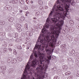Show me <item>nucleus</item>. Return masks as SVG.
Here are the masks:
<instances>
[{
    "label": "nucleus",
    "mask_w": 79,
    "mask_h": 79,
    "mask_svg": "<svg viewBox=\"0 0 79 79\" xmlns=\"http://www.w3.org/2000/svg\"><path fill=\"white\" fill-rule=\"evenodd\" d=\"M58 5L57 2L53 6L52 9V11H51L48 15V17L46 20L45 26H44V28L42 30L40 34L44 35V37L51 40L52 42L55 44H56V40L61 31V27L63 26L64 21L61 20L60 24L57 23L55 25H51L52 23L55 24L57 21L60 20V18H62L63 20H65L66 16L63 15L62 13L59 12L58 10L55 9L56 6Z\"/></svg>",
    "instance_id": "1"
},
{
    "label": "nucleus",
    "mask_w": 79,
    "mask_h": 79,
    "mask_svg": "<svg viewBox=\"0 0 79 79\" xmlns=\"http://www.w3.org/2000/svg\"><path fill=\"white\" fill-rule=\"evenodd\" d=\"M33 60L31 64L28 62L26 66L25 70L24 72L22 77L21 79H30V76L32 75V72H30L29 73L27 71V69H30V71H31L32 69V67L34 68L35 65L39 64V67L36 68V73L35 74V76L36 77V79H44L45 76V71L48 68V65L50 63V60Z\"/></svg>",
    "instance_id": "2"
},
{
    "label": "nucleus",
    "mask_w": 79,
    "mask_h": 79,
    "mask_svg": "<svg viewBox=\"0 0 79 79\" xmlns=\"http://www.w3.org/2000/svg\"><path fill=\"white\" fill-rule=\"evenodd\" d=\"M56 44L52 41V40L45 37L44 35L43 34H40L33 49V53L30 56V59L31 60H34V57L35 56V60L38 59L37 53L39 55L40 54L41 51L43 52L44 51V47L41 46V45L42 44L45 46V50L46 51L47 54L48 55L52 54L53 51H52V49L49 48V46L50 45L52 46L53 44Z\"/></svg>",
    "instance_id": "3"
},
{
    "label": "nucleus",
    "mask_w": 79,
    "mask_h": 79,
    "mask_svg": "<svg viewBox=\"0 0 79 79\" xmlns=\"http://www.w3.org/2000/svg\"><path fill=\"white\" fill-rule=\"evenodd\" d=\"M72 0H57V3L58 5L56 6L57 8H58L60 11H64V9L61 7V6H64L65 9L66 11L69 10V6L68 3H71Z\"/></svg>",
    "instance_id": "4"
},
{
    "label": "nucleus",
    "mask_w": 79,
    "mask_h": 79,
    "mask_svg": "<svg viewBox=\"0 0 79 79\" xmlns=\"http://www.w3.org/2000/svg\"><path fill=\"white\" fill-rule=\"evenodd\" d=\"M26 34L27 35V36H28L29 37H31V36H32V33L31 32V31H28L26 32Z\"/></svg>",
    "instance_id": "5"
},
{
    "label": "nucleus",
    "mask_w": 79,
    "mask_h": 79,
    "mask_svg": "<svg viewBox=\"0 0 79 79\" xmlns=\"http://www.w3.org/2000/svg\"><path fill=\"white\" fill-rule=\"evenodd\" d=\"M11 7L10 6L7 5L5 7V9L7 10H11Z\"/></svg>",
    "instance_id": "6"
},
{
    "label": "nucleus",
    "mask_w": 79,
    "mask_h": 79,
    "mask_svg": "<svg viewBox=\"0 0 79 79\" xmlns=\"http://www.w3.org/2000/svg\"><path fill=\"white\" fill-rule=\"evenodd\" d=\"M19 2L23 6H25L26 4L24 3L23 0H19Z\"/></svg>",
    "instance_id": "7"
},
{
    "label": "nucleus",
    "mask_w": 79,
    "mask_h": 79,
    "mask_svg": "<svg viewBox=\"0 0 79 79\" xmlns=\"http://www.w3.org/2000/svg\"><path fill=\"white\" fill-rule=\"evenodd\" d=\"M8 20L10 22H13V20H14V19L13 18L9 17L8 18Z\"/></svg>",
    "instance_id": "8"
},
{
    "label": "nucleus",
    "mask_w": 79,
    "mask_h": 79,
    "mask_svg": "<svg viewBox=\"0 0 79 79\" xmlns=\"http://www.w3.org/2000/svg\"><path fill=\"white\" fill-rule=\"evenodd\" d=\"M16 26H17V27H16L17 29H19V28H21V27H22V26H21V25L20 24H17Z\"/></svg>",
    "instance_id": "9"
},
{
    "label": "nucleus",
    "mask_w": 79,
    "mask_h": 79,
    "mask_svg": "<svg viewBox=\"0 0 79 79\" xmlns=\"http://www.w3.org/2000/svg\"><path fill=\"white\" fill-rule=\"evenodd\" d=\"M63 51L62 52H63L64 53L65 52V53H67L68 52V50L66 49V48H64L62 49Z\"/></svg>",
    "instance_id": "10"
},
{
    "label": "nucleus",
    "mask_w": 79,
    "mask_h": 79,
    "mask_svg": "<svg viewBox=\"0 0 79 79\" xmlns=\"http://www.w3.org/2000/svg\"><path fill=\"white\" fill-rule=\"evenodd\" d=\"M62 69L65 70H67L68 69V66L66 65H64L62 67Z\"/></svg>",
    "instance_id": "11"
},
{
    "label": "nucleus",
    "mask_w": 79,
    "mask_h": 79,
    "mask_svg": "<svg viewBox=\"0 0 79 79\" xmlns=\"http://www.w3.org/2000/svg\"><path fill=\"white\" fill-rule=\"evenodd\" d=\"M52 58V56H51L49 55L47 56V58H45L44 60H51Z\"/></svg>",
    "instance_id": "12"
},
{
    "label": "nucleus",
    "mask_w": 79,
    "mask_h": 79,
    "mask_svg": "<svg viewBox=\"0 0 79 79\" xmlns=\"http://www.w3.org/2000/svg\"><path fill=\"white\" fill-rule=\"evenodd\" d=\"M38 2L39 4H40V5H43V2H42V1L40 0H39L38 1Z\"/></svg>",
    "instance_id": "13"
},
{
    "label": "nucleus",
    "mask_w": 79,
    "mask_h": 79,
    "mask_svg": "<svg viewBox=\"0 0 79 79\" xmlns=\"http://www.w3.org/2000/svg\"><path fill=\"white\" fill-rule=\"evenodd\" d=\"M1 70H2V71H5V70H6V67L5 66L2 67H1Z\"/></svg>",
    "instance_id": "14"
},
{
    "label": "nucleus",
    "mask_w": 79,
    "mask_h": 79,
    "mask_svg": "<svg viewBox=\"0 0 79 79\" xmlns=\"http://www.w3.org/2000/svg\"><path fill=\"white\" fill-rule=\"evenodd\" d=\"M18 2V0H13L12 1V3L15 4V3H17Z\"/></svg>",
    "instance_id": "15"
},
{
    "label": "nucleus",
    "mask_w": 79,
    "mask_h": 79,
    "mask_svg": "<svg viewBox=\"0 0 79 79\" xmlns=\"http://www.w3.org/2000/svg\"><path fill=\"white\" fill-rule=\"evenodd\" d=\"M7 50H8V49H7V48H4L3 50L4 53H7Z\"/></svg>",
    "instance_id": "16"
},
{
    "label": "nucleus",
    "mask_w": 79,
    "mask_h": 79,
    "mask_svg": "<svg viewBox=\"0 0 79 79\" xmlns=\"http://www.w3.org/2000/svg\"><path fill=\"white\" fill-rule=\"evenodd\" d=\"M5 24V22L4 21H0V24L1 25H4Z\"/></svg>",
    "instance_id": "17"
},
{
    "label": "nucleus",
    "mask_w": 79,
    "mask_h": 79,
    "mask_svg": "<svg viewBox=\"0 0 79 79\" xmlns=\"http://www.w3.org/2000/svg\"><path fill=\"white\" fill-rule=\"evenodd\" d=\"M15 36L14 35V37H15V38L16 39H17L18 37V34L17 33H15V34H14Z\"/></svg>",
    "instance_id": "18"
},
{
    "label": "nucleus",
    "mask_w": 79,
    "mask_h": 79,
    "mask_svg": "<svg viewBox=\"0 0 79 79\" xmlns=\"http://www.w3.org/2000/svg\"><path fill=\"white\" fill-rule=\"evenodd\" d=\"M74 55L75 56H77V57H79V53L77 52H76L74 54Z\"/></svg>",
    "instance_id": "19"
},
{
    "label": "nucleus",
    "mask_w": 79,
    "mask_h": 79,
    "mask_svg": "<svg viewBox=\"0 0 79 79\" xmlns=\"http://www.w3.org/2000/svg\"><path fill=\"white\" fill-rule=\"evenodd\" d=\"M25 28L26 29H28V26L27 25V24L25 23Z\"/></svg>",
    "instance_id": "20"
},
{
    "label": "nucleus",
    "mask_w": 79,
    "mask_h": 79,
    "mask_svg": "<svg viewBox=\"0 0 79 79\" xmlns=\"http://www.w3.org/2000/svg\"><path fill=\"white\" fill-rule=\"evenodd\" d=\"M36 16H39L40 15V12L37 11L36 13Z\"/></svg>",
    "instance_id": "21"
},
{
    "label": "nucleus",
    "mask_w": 79,
    "mask_h": 79,
    "mask_svg": "<svg viewBox=\"0 0 79 79\" xmlns=\"http://www.w3.org/2000/svg\"><path fill=\"white\" fill-rule=\"evenodd\" d=\"M52 69L53 70V71H56V70H57V68H56V67H55L53 68H52Z\"/></svg>",
    "instance_id": "22"
},
{
    "label": "nucleus",
    "mask_w": 79,
    "mask_h": 79,
    "mask_svg": "<svg viewBox=\"0 0 79 79\" xmlns=\"http://www.w3.org/2000/svg\"><path fill=\"white\" fill-rule=\"evenodd\" d=\"M71 53L72 55H73V54L75 53V50H72L71 51Z\"/></svg>",
    "instance_id": "23"
},
{
    "label": "nucleus",
    "mask_w": 79,
    "mask_h": 79,
    "mask_svg": "<svg viewBox=\"0 0 79 79\" xmlns=\"http://www.w3.org/2000/svg\"><path fill=\"white\" fill-rule=\"evenodd\" d=\"M71 74V72H67L65 73L66 75H69Z\"/></svg>",
    "instance_id": "24"
},
{
    "label": "nucleus",
    "mask_w": 79,
    "mask_h": 79,
    "mask_svg": "<svg viewBox=\"0 0 79 79\" xmlns=\"http://www.w3.org/2000/svg\"><path fill=\"white\" fill-rule=\"evenodd\" d=\"M40 8L42 10H44V7L42 6H41L40 7Z\"/></svg>",
    "instance_id": "25"
},
{
    "label": "nucleus",
    "mask_w": 79,
    "mask_h": 79,
    "mask_svg": "<svg viewBox=\"0 0 79 79\" xmlns=\"http://www.w3.org/2000/svg\"><path fill=\"white\" fill-rule=\"evenodd\" d=\"M20 19L21 21H23L24 20V18L23 16H22L21 17H20Z\"/></svg>",
    "instance_id": "26"
},
{
    "label": "nucleus",
    "mask_w": 79,
    "mask_h": 79,
    "mask_svg": "<svg viewBox=\"0 0 79 79\" xmlns=\"http://www.w3.org/2000/svg\"><path fill=\"white\" fill-rule=\"evenodd\" d=\"M12 63H16V60H13L12 61Z\"/></svg>",
    "instance_id": "27"
},
{
    "label": "nucleus",
    "mask_w": 79,
    "mask_h": 79,
    "mask_svg": "<svg viewBox=\"0 0 79 79\" xmlns=\"http://www.w3.org/2000/svg\"><path fill=\"white\" fill-rule=\"evenodd\" d=\"M68 79H73V76L71 75L68 78Z\"/></svg>",
    "instance_id": "28"
},
{
    "label": "nucleus",
    "mask_w": 79,
    "mask_h": 79,
    "mask_svg": "<svg viewBox=\"0 0 79 79\" xmlns=\"http://www.w3.org/2000/svg\"><path fill=\"white\" fill-rule=\"evenodd\" d=\"M14 53L15 54V55H16L17 54V52H16V50L14 49Z\"/></svg>",
    "instance_id": "29"
},
{
    "label": "nucleus",
    "mask_w": 79,
    "mask_h": 79,
    "mask_svg": "<svg viewBox=\"0 0 79 79\" xmlns=\"http://www.w3.org/2000/svg\"><path fill=\"white\" fill-rule=\"evenodd\" d=\"M26 40L27 42H29V41H30V39H29V38L27 37L26 38Z\"/></svg>",
    "instance_id": "30"
},
{
    "label": "nucleus",
    "mask_w": 79,
    "mask_h": 79,
    "mask_svg": "<svg viewBox=\"0 0 79 79\" xmlns=\"http://www.w3.org/2000/svg\"><path fill=\"white\" fill-rule=\"evenodd\" d=\"M17 48L18 49H19V50H21L22 49V47L20 46H18Z\"/></svg>",
    "instance_id": "31"
},
{
    "label": "nucleus",
    "mask_w": 79,
    "mask_h": 79,
    "mask_svg": "<svg viewBox=\"0 0 79 79\" xmlns=\"http://www.w3.org/2000/svg\"><path fill=\"white\" fill-rule=\"evenodd\" d=\"M55 79H60V77L58 76H56L54 78Z\"/></svg>",
    "instance_id": "32"
},
{
    "label": "nucleus",
    "mask_w": 79,
    "mask_h": 79,
    "mask_svg": "<svg viewBox=\"0 0 79 79\" xmlns=\"http://www.w3.org/2000/svg\"><path fill=\"white\" fill-rule=\"evenodd\" d=\"M18 31H19V32H21L22 31V30L21 29V28H18V29H17Z\"/></svg>",
    "instance_id": "33"
},
{
    "label": "nucleus",
    "mask_w": 79,
    "mask_h": 79,
    "mask_svg": "<svg viewBox=\"0 0 79 79\" xmlns=\"http://www.w3.org/2000/svg\"><path fill=\"white\" fill-rule=\"evenodd\" d=\"M7 29H8L9 30H10V29H11V27H10V26H9L8 27Z\"/></svg>",
    "instance_id": "34"
},
{
    "label": "nucleus",
    "mask_w": 79,
    "mask_h": 79,
    "mask_svg": "<svg viewBox=\"0 0 79 79\" xmlns=\"http://www.w3.org/2000/svg\"><path fill=\"white\" fill-rule=\"evenodd\" d=\"M73 23H74V22L73 21V20H70V24H72V25H73Z\"/></svg>",
    "instance_id": "35"
},
{
    "label": "nucleus",
    "mask_w": 79,
    "mask_h": 79,
    "mask_svg": "<svg viewBox=\"0 0 79 79\" xmlns=\"http://www.w3.org/2000/svg\"><path fill=\"white\" fill-rule=\"evenodd\" d=\"M13 44L10 43L9 44V46L8 47H11V46H13Z\"/></svg>",
    "instance_id": "36"
},
{
    "label": "nucleus",
    "mask_w": 79,
    "mask_h": 79,
    "mask_svg": "<svg viewBox=\"0 0 79 79\" xmlns=\"http://www.w3.org/2000/svg\"><path fill=\"white\" fill-rule=\"evenodd\" d=\"M76 75L77 76H78V77H79V71L77 72Z\"/></svg>",
    "instance_id": "37"
},
{
    "label": "nucleus",
    "mask_w": 79,
    "mask_h": 79,
    "mask_svg": "<svg viewBox=\"0 0 79 79\" xmlns=\"http://www.w3.org/2000/svg\"><path fill=\"white\" fill-rule=\"evenodd\" d=\"M21 35L22 37H24V36H25V34L24 33H22Z\"/></svg>",
    "instance_id": "38"
},
{
    "label": "nucleus",
    "mask_w": 79,
    "mask_h": 79,
    "mask_svg": "<svg viewBox=\"0 0 79 79\" xmlns=\"http://www.w3.org/2000/svg\"><path fill=\"white\" fill-rule=\"evenodd\" d=\"M16 42H19V39H17L16 40Z\"/></svg>",
    "instance_id": "39"
},
{
    "label": "nucleus",
    "mask_w": 79,
    "mask_h": 79,
    "mask_svg": "<svg viewBox=\"0 0 79 79\" xmlns=\"http://www.w3.org/2000/svg\"><path fill=\"white\" fill-rule=\"evenodd\" d=\"M8 50L10 52H12V49L10 48H8Z\"/></svg>",
    "instance_id": "40"
},
{
    "label": "nucleus",
    "mask_w": 79,
    "mask_h": 79,
    "mask_svg": "<svg viewBox=\"0 0 79 79\" xmlns=\"http://www.w3.org/2000/svg\"><path fill=\"white\" fill-rule=\"evenodd\" d=\"M74 1H73L71 4V5L72 6H74Z\"/></svg>",
    "instance_id": "41"
},
{
    "label": "nucleus",
    "mask_w": 79,
    "mask_h": 79,
    "mask_svg": "<svg viewBox=\"0 0 79 79\" xmlns=\"http://www.w3.org/2000/svg\"><path fill=\"white\" fill-rule=\"evenodd\" d=\"M53 57H54L53 60H58V59H57V57H56V56H54Z\"/></svg>",
    "instance_id": "42"
},
{
    "label": "nucleus",
    "mask_w": 79,
    "mask_h": 79,
    "mask_svg": "<svg viewBox=\"0 0 79 79\" xmlns=\"http://www.w3.org/2000/svg\"><path fill=\"white\" fill-rule=\"evenodd\" d=\"M5 35V33L4 32H2V36H3V35Z\"/></svg>",
    "instance_id": "43"
},
{
    "label": "nucleus",
    "mask_w": 79,
    "mask_h": 79,
    "mask_svg": "<svg viewBox=\"0 0 79 79\" xmlns=\"http://www.w3.org/2000/svg\"><path fill=\"white\" fill-rule=\"evenodd\" d=\"M7 61L8 63H10V62H11V60H7Z\"/></svg>",
    "instance_id": "44"
},
{
    "label": "nucleus",
    "mask_w": 79,
    "mask_h": 79,
    "mask_svg": "<svg viewBox=\"0 0 79 79\" xmlns=\"http://www.w3.org/2000/svg\"><path fill=\"white\" fill-rule=\"evenodd\" d=\"M26 2L27 4L28 3H29V0H26Z\"/></svg>",
    "instance_id": "45"
},
{
    "label": "nucleus",
    "mask_w": 79,
    "mask_h": 79,
    "mask_svg": "<svg viewBox=\"0 0 79 79\" xmlns=\"http://www.w3.org/2000/svg\"><path fill=\"white\" fill-rule=\"evenodd\" d=\"M68 60H73V59L72 57H69Z\"/></svg>",
    "instance_id": "46"
},
{
    "label": "nucleus",
    "mask_w": 79,
    "mask_h": 79,
    "mask_svg": "<svg viewBox=\"0 0 79 79\" xmlns=\"http://www.w3.org/2000/svg\"><path fill=\"white\" fill-rule=\"evenodd\" d=\"M31 31H32V32H34L35 31L34 30V29H31Z\"/></svg>",
    "instance_id": "47"
},
{
    "label": "nucleus",
    "mask_w": 79,
    "mask_h": 79,
    "mask_svg": "<svg viewBox=\"0 0 79 79\" xmlns=\"http://www.w3.org/2000/svg\"><path fill=\"white\" fill-rule=\"evenodd\" d=\"M62 47H65V46H66V44H63L62 45H61Z\"/></svg>",
    "instance_id": "48"
},
{
    "label": "nucleus",
    "mask_w": 79,
    "mask_h": 79,
    "mask_svg": "<svg viewBox=\"0 0 79 79\" xmlns=\"http://www.w3.org/2000/svg\"><path fill=\"white\" fill-rule=\"evenodd\" d=\"M72 32H74V28H73L72 29Z\"/></svg>",
    "instance_id": "49"
},
{
    "label": "nucleus",
    "mask_w": 79,
    "mask_h": 79,
    "mask_svg": "<svg viewBox=\"0 0 79 79\" xmlns=\"http://www.w3.org/2000/svg\"><path fill=\"white\" fill-rule=\"evenodd\" d=\"M24 8H25V10H26L27 9V7L26 6V7H24Z\"/></svg>",
    "instance_id": "50"
},
{
    "label": "nucleus",
    "mask_w": 79,
    "mask_h": 79,
    "mask_svg": "<svg viewBox=\"0 0 79 79\" xmlns=\"http://www.w3.org/2000/svg\"><path fill=\"white\" fill-rule=\"evenodd\" d=\"M27 47H31V45H30V44H28L27 45Z\"/></svg>",
    "instance_id": "51"
},
{
    "label": "nucleus",
    "mask_w": 79,
    "mask_h": 79,
    "mask_svg": "<svg viewBox=\"0 0 79 79\" xmlns=\"http://www.w3.org/2000/svg\"><path fill=\"white\" fill-rule=\"evenodd\" d=\"M19 12L20 13H23V10H19Z\"/></svg>",
    "instance_id": "52"
},
{
    "label": "nucleus",
    "mask_w": 79,
    "mask_h": 79,
    "mask_svg": "<svg viewBox=\"0 0 79 79\" xmlns=\"http://www.w3.org/2000/svg\"><path fill=\"white\" fill-rule=\"evenodd\" d=\"M3 33V32H0V35H2V34Z\"/></svg>",
    "instance_id": "53"
},
{
    "label": "nucleus",
    "mask_w": 79,
    "mask_h": 79,
    "mask_svg": "<svg viewBox=\"0 0 79 79\" xmlns=\"http://www.w3.org/2000/svg\"><path fill=\"white\" fill-rule=\"evenodd\" d=\"M45 9H47V8H48V7H47V6H45Z\"/></svg>",
    "instance_id": "54"
},
{
    "label": "nucleus",
    "mask_w": 79,
    "mask_h": 79,
    "mask_svg": "<svg viewBox=\"0 0 79 79\" xmlns=\"http://www.w3.org/2000/svg\"><path fill=\"white\" fill-rule=\"evenodd\" d=\"M76 19L79 21V19H77V17H76Z\"/></svg>",
    "instance_id": "55"
},
{
    "label": "nucleus",
    "mask_w": 79,
    "mask_h": 79,
    "mask_svg": "<svg viewBox=\"0 0 79 79\" xmlns=\"http://www.w3.org/2000/svg\"><path fill=\"white\" fill-rule=\"evenodd\" d=\"M25 48V45H23V48Z\"/></svg>",
    "instance_id": "56"
},
{
    "label": "nucleus",
    "mask_w": 79,
    "mask_h": 79,
    "mask_svg": "<svg viewBox=\"0 0 79 79\" xmlns=\"http://www.w3.org/2000/svg\"><path fill=\"white\" fill-rule=\"evenodd\" d=\"M33 19H37V18H33Z\"/></svg>",
    "instance_id": "57"
},
{
    "label": "nucleus",
    "mask_w": 79,
    "mask_h": 79,
    "mask_svg": "<svg viewBox=\"0 0 79 79\" xmlns=\"http://www.w3.org/2000/svg\"><path fill=\"white\" fill-rule=\"evenodd\" d=\"M31 3H33V2L32 1H31Z\"/></svg>",
    "instance_id": "58"
},
{
    "label": "nucleus",
    "mask_w": 79,
    "mask_h": 79,
    "mask_svg": "<svg viewBox=\"0 0 79 79\" xmlns=\"http://www.w3.org/2000/svg\"><path fill=\"white\" fill-rule=\"evenodd\" d=\"M19 57H17V60H18V59H19Z\"/></svg>",
    "instance_id": "59"
},
{
    "label": "nucleus",
    "mask_w": 79,
    "mask_h": 79,
    "mask_svg": "<svg viewBox=\"0 0 79 79\" xmlns=\"http://www.w3.org/2000/svg\"><path fill=\"white\" fill-rule=\"evenodd\" d=\"M27 49H29V47L27 48Z\"/></svg>",
    "instance_id": "60"
},
{
    "label": "nucleus",
    "mask_w": 79,
    "mask_h": 79,
    "mask_svg": "<svg viewBox=\"0 0 79 79\" xmlns=\"http://www.w3.org/2000/svg\"><path fill=\"white\" fill-rule=\"evenodd\" d=\"M78 27V29H79V26H77V27Z\"/></svg>",
    "instance_id": "61"
},
{
    "label": "nucleus",
    "mask_w": 79,
    "mask_h": 79,
    "mask_svg": "<svg viewBox=\"0 0 79 79\" xmlns=\"http://www.w3.org/2000/svg\"><path fill=\"white\" fill-rule=\"evenodd\" d=\"M42 60H43V59H44V58H45L44 57H42Z\"/></svg>",
    "instance_id": "62"
},
{
    "label": "nucleus",
    "mask_w": 79,
    "mask_h": 79,
    "mask_svg": "<svg viewBox=\"0 0 79 79\" xmlns=\"http://www.w3.org/2000/svg\"><path fill=\"white\" fill-rule=\"evenodd\" d=\"M26 14H28V12H26Z\"/></svg>",
    "instance_id": "63"
},
{
    "label": "nucleus",
    "mask_w": 79,
    "mask_h": 79,
    "mask_svg": "<svg viewBox=\"0 0 79 79\" xmlns=\"http://www.w3.org/2000/svg\"><path fill=\"white\" fill-rule=\"evenodd\" d=\"M27 14H25V15L26 16H27Z\"/></svg>",
    "instance_id": "64"
}]
</instances>
